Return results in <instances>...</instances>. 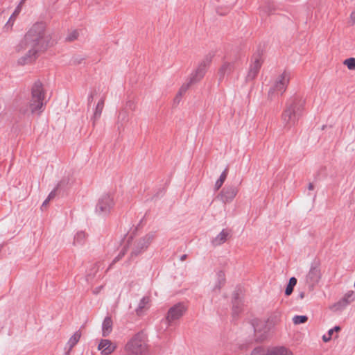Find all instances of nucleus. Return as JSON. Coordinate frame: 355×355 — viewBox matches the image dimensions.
Wrapping results in <instances>:
<instances>
[{
	"label": "nucleus",
	"instance_id": "obj_1",
	"mask_svg": "<svg viewBox=\"0 0 355 355\" xmlns=\"http://www.w3.org/2000/svg\"><path fill=\"white\" fill-rule=\"evenodd\" d=\"M55 43L51 35L46 33V24L42 21L35 23L15 46L17 53H24L17 63L20 65L32 63Z\"/></svg>",
	"mask_w": 355,
	"mask_h": 355
},
{
	"label": "nucleus",
	"instance_id": "obj_2",
	"mask_svg": "<svg viewBox=\"0 0 355 355\" xmlns=\"http://www.w3.org/2000/svg\"><path fill=\"white\" fill-rule=\"evenodd\" d=\"M304 105L305 100L298 95L291 97L286 101L282 114V120L284 128H291L297 123L302 116Z\"/></svg>",
	"mask_w": 355,
	"mask_h": 355
},
{
	"label": "nucleus",
	"instance_id": "obj_3",
	"mask_svg": "<svg viewBox=\"0 0 355 355\" xmlns=\"http://www.w3.org/2000/svg\"><path fill=\"white\" fill-rule=\"evenodd\" d=\"M45 103V92L40 80H36L31 87V98L28 105H22L19 111L21 114L26 115L29 113L40 114L43 112Z\"/></svg>",
	"mask_w": 355,
	"mask_h": 355
},
{
	"label": "nucleus",
	"instance_id": "obj_4",
	"mask_svg": "<svg viewBox=\"0 0 355 355\" xmlns=\"http://www.w3.org/2000/svg\"><path fill=\"white\" fill-rule=\"evenodd\" d=\"M128 355H147L148 345L147 335L144 331L135 334L125 346Z\"/></svg>",
	"mask_w": 355,
	"mask_h": 355
},
{
	"label": "nucleus",
	"instance_id": "obj_5",
	"mask_svg": "<svg viewBox=\"0 0 355 355\" xmlns=\"http://www.w3.org/2000/svg\"><path fill=\"white\" fill-rule=\"evenodd\" d=\"M281 318L282 316L280 313H274L266 322L254 320L252 323L254 331L256 335L260 333V336L258 337V339L260 341L263 340L266 338L267 334L281 322Z\"/></svg>",
	"mask_w": 355,
	"mask_h": 355
},
{
	"label": "nucleus",
	"instance_id": "obj_6",
	"mask_svg": "<svg viewBox=\"0 0 355 355\" xmlns=\"http://www.w3.org/2000/svg\"><path fill=\"white\" fill-rule=\"evenodd\" d=\"M322 277L320 262L319 260H314L310 266V268L304 279L305 288L309 291H312L319 284Z\"/></svg>",
	"mask_w": 355,
	"mask_h": 355
},
{
	"label": "nucleus",
	"instance_id": "obj_7",
	"mask_svg": "<svg viewBox=\"0 0 355 355\" xmlns=\"http://www.w3.org/2000/svg\"><path fill=\"white\" fill-rule=\"evenodd\" d=\"M290 73L284 71L275 81L273 85L268 91V98L271 100L282 95L286 91L287 85L290 81Z\"/></svg>",
	"mask_w": 355,
	"mask_h": 355
},
{
	"label": "nucleus",
	"instance_id": "obj_8",
	"mask_svg": "<svg viewBox=\"0 0 355 355\" xmlns=\"http://www.w3.org/2000/svg\"><path fill=\"white\" fill-rule=\"evenodd\" d=\"M114 205L113 198L109 194L102 195L96 205L95 212L100 216L108 215Z\"/></svg>",
	"mask_w": 355,
	"mask_h": 355
},
{
	"label": "nucleus",
	"instance_id": "obj_9",
	"mask_svg": "<svg viewBox=\"0 0 355 355\" xmlns=\"http://www.w3.org/2000/svg\"><path fill=\"white\" fill-rule=\"evenodd\" d=\"M155 236L156 235L155 232H150L146 234L144 237L139 239L135 244V246L130 254V259H134L144 252L148 248L149 245L153 242L155 238Z\"/></svg>",
	"mask_w": 355,
	"mask_h": 355
},
{
	"label": "nucleus",
	"instance_id": "obj_10",
	"mask_svg": "<svg viewBox=\"0 0 355 355\" xmlns=\"http://www.w3.org/2000/svg\"><path fill=\"white\" fill-rule=\"evenodd\" d=\"M212 60V55L209 54L205 57L198 65L196 71L191 74L190 78V83H195L203 78L206 73L207 67L209 65Z\"/></svg>",
	"mask_w": 355,
	"mask_h": 355
},
{
	"label": "nucleus",
	"instance_id": "obj_11",
	"mask_svg": "<svg viewBox=\"0 0 355 355\" xmlns=\"http://www.w3.org/2000/svg\"><path fill=\"white\" fill-rule=\"evenodd\" d=\"M187 311V308L183 303H178L171 306L167 313L166 320L168 325L175 320H179Z\"/></svg>",
	"mask_w": 355,
	"mask_h": 355
},
{
	"label": "nucleus",
	"instance_id": "obj_12",
	"mask_svg": "<svg viewBox=\"0 0 355 355\" xmlns=\"http://www.w3.org/2000/svg\"><path fill=\"white\" fill-rule=\"evenodd\" d=\"M238 193V189L235 186H226L225 187L217 196L220 200L223 203L231 202Z\"/></svg>",
	"mask_w": 355,
	"mask_h": 355
},
{
	"label": "nucleus",
	"instance_id": "obj_13",
	"mask_svg": "<svg viewBox=\"0 0 355 355\" xmlns=\"http://www.w3.org/2000/svg\"><path fill=\"white\" fill-rule=\"evenodd\" d=\"M261 67V62L260 59L259 58H256L253 63L250 67V69L246 76V80H253L257 77Z\"/></svg>",
	"mask_w": 355,
	"mask_h": 355
},
{
	"label": "nucleus",
	"instance_id": "obj_14",
	"mask_svg": "<svg viewBox=\"0 0 355 355\" xmlns=\"http://www.w3.org/2000/svg\"><path fill=\"white\" fill-rule=\"evenodd\" d=\"M98 348L101 350L102 354L108 355L115 349L116 346L110 340L104 339L99 343Z\"/></svg>",
	"mask_w": 355,
	"mask_h": 355
},
{
	"label": "nucleus",
	"instance_id": "obj_15",
	"mask_svg": "<svg viewBox=\"0 0 355 355\" xmlns=\"http://www.w3.org/2000/svg\"><path fill=\"white\" fill-rule=\"evenodd\" d=\"M354 291L347 292L343 298L335 304L338 309H342L353 302L355 299Z\"/></svg>",
	"mask_w": 355,
	"mask_h": 355
},
{
	"label": "nucleus",
	"instance_id": "obj_16",
	"mask_svg": "<svg viewBox=\"0 0 355 355\" xmlns=\"http://www.w3.org/2000/svg\"><path fill=\"white\" fill-rule=\"evenodd\" d=\"M230 232L227 230L223 229L215 238L211 240V243L214 246H218L223 244L230 236Z\"/></svg>",
	"mask_w": 355,
	"mask_h": 355
},
{
	"label": "nucleus",
	"instance_id": "obj_17",
	"mask_svg": "<svg viewBox=\"0 0 355 355\" xmlns=\"http://www.w3.org/2000/svg\"><path fill=\"white\" fill-rule=\"evenodd\" d=\"M113 322L110 316L105 317L102 324V335L104 337L109 336L112 331Z\"/></svg>",
	"mask_w": 355,
	"mask_h": 355
},
{
	"label": "nucleus",
	"instance_id": "obj_18",
	"mask_svg": "<svg viewBox=\"0 0 355 355\" xmlns=\"http://www.w3.org/2000/svg\"><path fill=\"white\" fill-rule=\"evenodd\" d=\"M242 302L239 298V293L234 294L232 300V314L233 316L238 315L241 310Z\"/></svg>",
	"mask_w": 355,
	"mask_h": 355
},
{
	"label": "nucleus",
	"instance_id": "obj_19",
	"mask_svg": "<svg viewBox=\"0 0 355 355\" xmlns=\"http://www.w3.org/2000/svg\"><path fill=\"white\" fill-rule=\"evenodd\" d=\"M234 69V62H225L219 69L220 79L230 74Z\"/></svg>",
	"mask_w": 355,
	"mask_h": 355
},
{
	"label": "nucleus",
	"instance_id": "obj_20",
	"mask_svg": "<svg viewBox=\"0 0 355 355\" xmlns=\"http://www.w3.org/2000/svg\"><path fill=\"white\" fill-rule=\"evenodd\" d=\"M104 103H105V98L102 97L99 100V101L98 102V103L96 105V107L95 110H94V115H93L92 119L93 120V124L94 125L95 124L96 121H97L98 119H100V117L101 116V114H102V112H103V107H104Z\"/></svg>",
	"mask_w": 355,
	"mask_h": 355
},
{
	"label": "nucleus",
	"instance_id": "obj_21",
	"mask_svg": "<svg viewBox=\"0 0 355 355\" xmlns=\"http://www.w3.org/2000/svg\"><path fill=\"white\" fill-rule=\"evenodd\" d=\"M20 12H21L20 6H17L15 11L13 12L12 15L10 17L9 19L8 20L7 23L5 25V28L7 30L12 29L14 22Z\"/></svg>",
	"mask_w": 355,
	"mask_h": 355
},
{
	"label": "nucleus",
	"instance_id": "obj_22",
	"mask_svg": "<svg viewBox=\"0 0 355 355\" xmlns=\"http://www.w3.org/2000/svg\"><path fill=\"white\" fill-rule=\"evenodd\" d=\"M80 336H81V333L79 331H77L69 338V340L67 343V345L69 346V351L71 350V349L77 344V343L80 340Z\"/></svg>",
	"mask_w": 355,
	"mask_h": 355
},
{
	"label": "nucleus",
	"instance_id": "obj_23",
	"mask_svg": "<svg viewBox=\"0 0 355 355\" xmlns=\"http://www.w3.org/2000/svg\"><path fill=\"white\" fill-rule=\"evenodd\" d=\"M227 173H228V168H226L222 172L218 180L215 183L214 188H215L216 191H218L222 187L223 184L224 183V182L225 181V180L227 178Z\"/></svg>",
	"mask_w": 355,
	"mask_h": 355
},
{
	"label": "nucleus",
	"instance_id": "obj_24",
	"mask_svg": "<svg viewBox=\"0 0 355 355\" xmlns=\"http://www.w3.org/2000/svg\"><path fill=\"white\" fill-rule=\"evenodd\" d=\"M87 234L83 231H80L76 233L74 236L73 244L83 245L86 239Z\"/></svg>",
	"mask_w": 355,
	"mask_h": 355
},
{
	"label": "nucleus",
	"instance_id": "obj_25",
	"mask_svg": "<svg viewBox=\"0 0 355 355\" xmlns=\"http://www.w3.org/2000/svg\"><path fill=\"white\" fill-rule=\"evenodd\" d=\"M267 355H290L286 347H280L272 349Z\"/></svg>",
	"mask_w": 355,
	"mask_h": 355
},
{
	"label": "nucleus",
	"instance_id": "obj_26",
	"mask_svg": "<svg viewBox=\"0 0 355 355\" xmlns=\"http://www.w3.org/2000/svg\"><path fill=\"white\" fill-rule=\"evenodd\" d=\"M218 277V281L217 283L214 288V291H219L220 288L225 284V274L223 271H219L217 273Z\"/></svg>",
	"mask_w": 355,
	"mask_h": 355
},
{
	"label": "nucleus",
	"instance_id": "obj_27",
	"mask_svg": "<svg viewBox=\"0 0 355 355\" xmlns=\"http://www.w3.org/2000/svg\"><path fill=\"white\" fill-rule=\"evenodd\" d=\"M296 284L297 279L294 277H291L285 290L286 295H290L293 293L294 286L296 285Z\"/></svg>",
	"mask_w": 355,
	"mask_h": 355
},
{
	"label": "nucleus",
	"instance_id": "obj_28",
	"mask_svg": "<svg viewBox=\"0 0 355 355\" xmlns=\"http://www.w3.org/2000/svg\"><path fill=\"white\" fill-rule=\"evenodd\" d=\"M308 317L306 315H295L293 318V322L295 324H300L306 322Z\"/></svg>",
	"mask_w": 355,
	"mask_h": 355
},
{
	"label": "nucleus",
	"instance_id": "obj_29",
	"mask_svg": "<svg viewBox=\"0 0 355 355\" xmlns=\"http://www.w3.org/2000/svg\"><path fill=\"white\" fill-rule=\"evenodd\" d=\"M128 115L126 111L121 110L119 112V117H118V124L121 123V126L123 125V123L124 122L128 121Z\"/></svg>",
	"mask_w": 355,
	"mask_h": 355
},
{
	"label": "nucleus",
	"instance_id": "obj_30",
	"mask_svg": "<svg viewBox=\"0 0 355 355\" xmlns=\"http://www.w3.org/2000/svg\"><path fill=\"white\" fill-rule=\"evenodd\" d=\"M148 302V298L146 297H144L139 302L138 307L136 309V312L137 315H139L141 312L142 309L144 308L145 305Z\"/></svg>",
	"mask_w": 355,
	"mask_h": 355
},
{
	"label": "nucleus",
	"instance_id": "obj_31",
	"mask_svg": "<svg viewBox=\"0 0 355 355\" xmlns=\"http://www.w3.org/2000/svg\"><path fill=\"white\" fill-rule=\"evenodd\" d=\"M127 250H128V248L127 247H124L123 249L121 251V252L119 254V255L117 257H116L114 260L112 261V262L110 263L109 268H107V270H109L110 268H112V266L115 263H116L118 261H119L124 255L127 252Z\"/></svg>",
	"mask_w": 355,
	"mask_h": 355
},
{
	"label": "nucleus",
	"instance_id": "obj_32",
	"mask_svg": "<svg viewBox=\"0 0 355 355\" xmlns=\"http://www.w3.org/2000/svg\"><path fill=\"white\" fill-rule=\"evenodd\" d=\"M344 64H345L349 70L355 69V58H347L344 61Z\"/></svg>",
	"mask_w": 355,
	"mask_h": 355
},
{
	"label": "nucleus",
	"instance_id": "obj_33",
	"mask_svg": "<svg viewBox=\"0 0 355 355\" xmlns=\"http://www.w3.org/2000/svg\"><path fill=\"white\" fill-rule=\"evenodd\" d=\"M78 37V32L77 30H74L69 33L66 37V40L68 42H72L76 40Z\"/></svg>",
	"mask_w": 355,
	"mask_h": 355
},
{
	"label": "nucleus",
	"instance_id": "obj_34",
	"mask_svg": "<svg viewBox=\"0 0 355 355\" xmlns=\"http://www.w3.org/2000/svg\"><path fill=\"white\" fill-rule=\"evenodd\" d=\"M334 332V329H329L328 331V334L327 335H324L322 336V340L324 342L327 343V342H329L331 339V337H332V335Z\"/></svg>",
	"mask_w": 355,
	"mask_h": 355
},
{
	"label": "nucleus",
	"instance_id": "obj_35",
	"mask_svg": "<svg viewBox=\"0 0 355 355\" xmlns=\"http://www.w3.org/2000/svg\"><path fill=\"white\" fill-rule=\"evenodd\" d=\"M271 349H270V351ZM269 352V350L268 351ZM268 352H267L266 354H263V349L261 347H257L254 348V350L252 352L251 355H267Z\"/></svg>",
	"mask_w": 355,
	"mask_h": 355
},
{
	"label": "nucleus",
	"instance_id": "obj_36",
	"mask_svg": "<svg viewBox=\"0 0 355 355\" xmlns=\"http://www.w3.org/2000/svg\"><path fill=\"white\" fill-rule=\"evenodd\" d=\"M192 83H190V81L186 84H184L180 89V91L184 94L187 89H189V87H190V85H191Z\"/></svg>",
	"mask_w": 355,
	"mask_h": 355
},
{
	"label": "nucleus",
	"instance_id": "obj_37",
	"mask_svg": "<svg viewBox=\"0 0 355 355\" xmlns=\"http://www.w3.org/2000/svg\"><path fill=\"white\" fill-rule=\"evenodd\" d=\"M59 187V184L57 186V187L55 189H54L53 191H51V192L49 194L48 196V200H52L53 198H54L56 196V190Z\"/></svg>",
	"mask_w": 355,
	"mask_h": 355
},
{
	"label": "nucleus",
	"instance_id": "obj_38",
	"mask_svg": "<svg viewBox=\"0 0 355 355\" xmlns=\"http://www.w3.org/2000/svg\"><path fill=\"white\" fill-rule=\"evenodd\" d=\"M94 93H91L89 96H88V98H87V101H88V105H90L94 99Z\"/></svg>",
	"mask_w": 355,
	"mask_h": 355
},
{
	"label": "nucleus",
	"instance_id": "obj_39",
	"mask_svg": "<svg viewBox=\"0 0 355 355\" xmlns=\"http://www.w3.org/2000/svg\"><path fill=\"white\" fill-rule=\"evenodd\" d=\"M102 288H103L102 286L96 287L95 289H94L93 293L95 294V295L101 292Z\"/></svg>",
	"mask_w": 355,
	"mask_h": 355
},
{
	"label": "nucleus",
	"instance_id": "obj_40",
	"mask_svg": "<svg viewBox=\"0 0 355 355\" xmlns=\"http://www.w3.org/2000/svg\"><path fill=\"white\" fill-rule=\"evenodd\" d=\"M50 201V200H48V198L43 202L42 205V209L46 206H47L49 202Z\"/></svg>",
	"mask_w": 355,
	"mask_h": 355
},
{
	"label": "nucleus",
	"instance_id": "obj_41",
	"mask_svg": "<svg viewBox=\"0 0 355 355\" xmlns=\"http://www.w3.org/2000/svg\"><path fill=\"white\" fill-rule=\"evenodd\" d=\"M127 105H128V106H129V107H130V109H132V110H134V109H135V105H134V104H133L132 102H130V101H129V102H128V103H127Z\"/></svg>",
	"mask_w": 355,
	"mask_h": 355
},
{
	"label": "nucleus",
	"instance_id": "obj_42",
	"mask_svg": "<svg viewBox=\"0 0 355 355\" xmlns=\"http://www.w3.org/2000/svg\"><path fill=\"white\" fill-rule=\"evenodd\" d=\"M83 60V58H80V59H78V58H73V62L76 63V64H79L81 62V60Z\"/></svg>",
	"mask_w": 355,
	"mask_h": 355
},
{
	"label": "nucleus",
	"instance_id": "obj_43",
	"mask_svg": "<svg viewBox=\"0 0 355 355\" xmlns=\"http://www.w3.org/2000/svg\"><path fill=\"white\" fill-rule=\"evenodd\" d=\"M183 94H183V93H182V92L179 90L178 93V94H177V95H176V98H181V97H182V96Z\"/></svg>",
	"mask_w": 355,
	"mask_h": 355
},
{
	"label": "nucleus",
	"instance_id": "obj_44",
	"mask_svg": "<svg viewBox=\"0 0 355 355\" xmlns=\"http://www.w3.org/2000/svg\"><path fill=\"white\" fill-rule=\"evenodd\" d=\"M183 94H183V93H182V92L179 90L178 93V94H177V95H176V98H181V97H182V96Z\"/></svg>",
	"mask_w": 355,
	"mask_h": 355
},
{
	"label": "nucleus",
	"instance_id": "obj_45",
	"mask_svg": "<svg viewBox=\"0 0 355 355\" xmlns=\"http://www.w3.org/2000/svg\"><path fill=\"white\" fill-rule=\"evenodd\" d=\"M99 267V263H96L94 268L95 270V272L98 270Z\"/></svg>",
	"mask_w": 355,
	"mask_h": 355
},
{
	"label": "nucleus",
	"instance_id": "obj_46",
	"mask_svg": "<svg viewBox=\"0 0 355 355\" xmlns=\"http://www.w3.org/2000/svg\"><path fill=\"white\" fill-rule=\"evenodd\" d=\"M309 190H313L314 189V186L313 183H309L308 187Z\"/></svg>",
	"mask_w": 355,
	"mask_h": 355
},
{
	"label": "nucleus",
	"instance_id": "obj_47",
	"mask_svg": "<svg viewBox=\"0 0 355 355\" xmlns=\"http://www.w3.org/2000/svg\"><path fill=\"white\" fill-rule=\"evenodd\" d=\"M26 0H21L19 5L17 6H20V10H21L22 5L24 3Z\"/></svg>",
	"mask_w": 355,
	"mask_h": 355
},
{
	"label": "nucleus",
	"instance_id": "obj_48",
	"mask_svg": "<svg viewBox=\"0 0 355 355\" xmlns=\"http://www.w3.org/2000/svg\"><path fill=\"white\" fill-rule=\"evenodd\" d=\"M187 257V254H183V255H182V256L180 257V260H181V261H184V260L186 259Z\"/></svg>",
	"mask_w": 355,
	"mask_h": 355
},
{
	"label": "nucleus",
	"instance_id": "obj_49",
	"mask_svg": "<svg viewBox=\"0 0 355 355\" xmlns=\"http://www.w3.org/2000/svg\"><path fill=\"white\" fill-rule=\"evenodd\" d=\"M332 329H334V331H338L340 330V327L339 326H336L334 328H333Z\"/></svg>",
	"mask_w": 355,
	"mask_h": 355
},
{
	"label": "nucleus",
	"instance_id": "obj_50",
	"mask_svg": "<svg viewBox=\"0 0 355 355\" xmlns=\"http://www.w3.org/2000/svg\"><path fill=\"white\" fill-rule=\"evenodd\" d=\"M94 276V274L92 275L91 273H89L87 276V280L88 281L89 278H92Z\"/></svg>",
	"mask_w": 355,
	"mask_h": 355
},
{
	"label": "nucleus",
	"instance_id": "obj_51",
	"mask_svg": "<svg viewBox=\"0 0 355 355\" xmlns=\"http://www.w3.org/2000/svg\"><path fill=\"white\" fill-rule=\"evenodd\" d=\"M304 292L300 293V297L301 299H303V298H304Z\"/></svg>",
	"mask_w": 355,
	"mask_h": 355
},
{
	"label": "nucleus",
	"instance_id": "obj_52",
	"mask_svg": "<svg viewBox=\"0 0 355 355\" xmlns=\"http://www.w3.org/2000/svg\"><path fill=\"white\" fill-rule=\"evenodd\" d=\"M174 101H175V103H179V102H180V98H176V97H175V99H174Z\"/></svg>",
	"mask_w": 355,
	"mask_h": 355
}]
</instances>
